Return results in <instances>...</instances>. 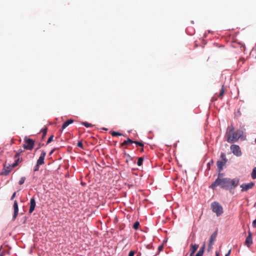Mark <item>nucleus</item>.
<instances>
[{
	"instance_id": "obj_1",
	"label": "nucleus",
	"mask_w": 256,
	"mask_h": 256,
	"mask_svg": "<svg viewBox=\"0 0 256 256\" xmlns=\"http://www.w3.org/2000/svg\"><path fill=\"white\" fill-rule=\"evenodd\" d=\"M239 179L234 178L231 179L225 178L224 179L216 178L211 184L210 188L214 189L218 186H220L222 189L229 190L230 192L234 194V189L238 185Z\"/></svg>"
},
{
	"instance_id": "obj_2",
	"label": "nucleus",
	"mask_w": 256,
	"mask_h": 256,
	"mask_svg": "<svg viewBox=\"0 0 256 256\" xmlns=\"http://www.w3.org/2000/svg\"><path fill=\"white\" fill-rule=\"evenodd\" d=\"M234 127L232 126L230 130L226 133L227 141L230 143L237 142L242 136V132L240 130L233 132Z\"/></svg>"
},
{
	"instance_id": "obj_3",
	"label": "nucleus",
	"mask_w": 256,
	"mask_h": 256,
	"mask_svg": "<svg viewBox=\"0 0 256 256\" xmlns=\"http://www.w3.org/2000/svg\"><path fill=\"white\" fill-rule=\"evenodd\" d=\"M212 210L218 216H220L223 213V208L222 206L218 202H214L210 204Z\"/></svg>"
},
{
	"instance_id": "obj_4",
	"label": "nucleus",
	"mask_w": 256,
	"mask_h": 256,
	"mask_svg": "<svg viewBox=\"0 0 256 256\" xmlns=\"http://www.w3.org/2000/svg\"><path fill=\"white\" fill-rule=\"evenodd\" d=\"M230 149L232 154L236 156H240L242 155V151L238 145L232 144L230 146Z\"/></svg>"
},
{
	"instance_id": "obj_5",
	"label": "nucleus",
	"mask_w": 256,
	"mask_h": 256,
	"mask_svg": "<svg viewBox=\"0 0 256 256\" xmlns=\"http://www.w3.org/2000/svg\"><path fill=\"white\" fill-rule=\"evenodd\" d=\"M24 144L23 147L28 150H32L34 146V142L30 138H27L24 140Z\"/></svg>"
},
{
	"instance_id": "obj_6",
	"label": "nucleus",
	"mask_w": 256,
	"mask_h": 256,
	"mask_svg": "<svg viewBox=\"0 0 256 256\" xmlns=\"http://www.w3.org/2000/svg\"><path fill=\"white\" fill-rule=\"evenodd\" d=\"M254 184L253 182H251L248 184H241L240 186L242 188L241 190L242 192H246L249 189L252 188L254 186Z\"/></svg>"
},
{
	"instance_id": "obj_7",
	"label": "nucleus",
	"mask_w": 256,
	"mask_h": 256,
	"mask_svg": "<svg viewBox=\"0 0 256 256\" xmlns=\"http://www.w3.org/2000/svg\"><path fill=\"white\" fill-rule=\"evenodd\" d=\"M14 168V167L12 166V164H9L8 166L4 164L2 174L4 176H8Z\"/></svg>"
},
{
	"instance_id": "obj_8",
	"label": "nucleus",
	"mask_w": 256,
	"mask_h": 256,
	"mask_svg": "<svg viewBox=\"0 0 256 256\" xmlns=\"http://www.w3.org/2000/svg\"><path fill=\"white\" fill-rule=\"evenodd\" d=\"M252 244V234L250 231L248 232V236L245 240V244L250 247Z\"/></svg>"
},
{
	"instance_id": "obj_9",
	"label": "nucleus",
	"mask_w": 256,
	"mask_h": 256,
	"mask_svg": "<svg viewBox=\"0 0 256 256\" xmlns=\"http://www.w3.org/2000/svg\"><path fill=\"white\" fill-rule=\"evenodd\" d=\"M46 156V152L44 150H42L40 156L39 157L38 159L37 160L36 163L38 164V166H40L44 164V158Z\"/></svg>"
},
{
	"instance_id": "obj_10",
	"label": "nucleus",
	"mask_w": 256,
	"mask_h": 256,
	"mask_svg": "<svg viewBox=\"0 0 256 256\" xmlns=\"http://www.w3.org/2000/svg\"><path fill=\"white\" fill-rule=\"evenodd\" d=\"M14 215H13V220H15L16 218L18 212V204L16 200H14Z\"/></svg>"
},
{
	"instance_id": "obj_11",
	"label": "nucleus",
	"mask_w": 256,
	"mask_h": 256,
	"mask_svg": "<svg viewBox=\"0 0 256 256\" xmlns=\"http://www.w3.org/2000/svg\"><path fill=\"white\" fill-rule=\"evenodd\" d=\"M36 202L34 198H31V199L30 200V210H29L30 213L31 214L34 212V210L35 208V207H36Z\"/></svg>"
},
{
	"instance_id": "obj_12",
	"label": "nucleus",
	"mask_w": 256,
	"mask_h": 256,
	"mask_svg": "<svg viewBox=\"0 0 256 256\" xmlns=\"http://www.w3.org/2000/svg\"><path fill=\"white\" fill-rule=\"evenodd\" d=\"M198 246H199L198 244H190V256H193L194 254L195 253V252L196 251V250L198 248Z\"/></svg>"
},
{
	"instance_id": "obj_13",
	"label": "nucleus",
	"mask_w": 256,
	"mask_h": 256,
	"mask_svg": "<svg viewBox=\"0 0 256 256\" xmlns=\"http://www.w3.org/2000/svg\"><path fill=\"white\" fill-rule=\"evenodd\" d=\"M226 162L223 160H218L216 162L218 170V172H220L223 168V166L226 164Z\"/></svg>"
},
{
	"instance_id": "obj_14",
	"label": "nucleus",
	"mask_w": 256,
	"mask_h": 256,
	"mask_svg": "<svg viewBox=\"0 0 256 256\" xmlns=\"http://www.w3.org/2000/svg\"><path fill=\"white\" fill-rule=\"evenodd\" d=\"M133 142L134 140H132L130 138H128L127 140H124L123 142L120 144V146L130 145V144H133Z\"/></svg>"
},
{
	"instance_id": "obj_15",
	"label": "nucleus",
	"mask_w": 256,
	"mask_h": 256,
	"mask_svg": "<svg viewBox=\"0 0 256 256\" xmlns=\"http://www.w3.org/2000/svg\"><path fill=\"white\" fill-rule=\"evenodd\" d=\"M217 236V232H214L210 236L209 242L210 243H213L216 240V237Z\"/></svg>"
},
{
	"instance_id": "obj_16",
	"label": "nucleus",
	"mask_w": 256,
	"mask_h": 256,
	"mask_svg": "<svg viewBox=\"0 0 256 256\" xmlns=\"http://www.w3.org/2000/svg\"><path fill=\"white\" fill-rule=\"evenodd\" d=\"M16 160L14 164H12V166L16 167V166L22 161V159L20 158H15Z\"/></svg>"
},
{
	"instance_id": "obj_17",
	"label": "nucleus",
	"mask_w": 256,
	"mask_h": 256,
	"mask_svg": "<svg viewBox=\"0 0 256 256\" xmlns=\"http://www.w3.org/2000/svg\"><path fill=\"white\" fill-rule=\"evenodd\" d=\"M251 176L252 179H256V167L253 168Z\"/></svg>"
},
{
	"instance_id": "obj_18",
	"label": "nucleus",
	"mask_w": 256,
	"mask_h": 256,
	"mask_svg": "<svg viewBox=\"0 0 256 256\" xmlns=\"http://www.w3.org/2000/svg\"><path fill=\"white\" fill-rule=\"evenodd\" d=\"M47 130H48V128L46 127H45L42 130V138H44L46 136V134Z\"/></svg>"
},
{
	"instance_id": "obj_19",
	"label": "nucleus",
	"mask_w": 256,
	"mask_h": 256,
	"mask_svg": "<svg viewBox=\"0 0 256 256\" xmlns=\"http://www.w3.org/2000/svg\"><path fill=\"white\" fill-rule=\"evenodd\" d=\"M111 134L112 136H121L122 135V134L117 132H112L111 133Z\"/></svg>"
},
{
	"instance_id": "obj_20",
	"label": "nucleus",
	"mask_w": 256,
	"mask_h": 256,
	"mask_svg": "<svg viewBox=\"0 0 256 256\" xmlns=\"http://www.w3.org/2000/svg\"><path fill=\"white\" fill-rule=\"evenodd\" d=\"M82 124L86 128H90L92 126V124L88 122H82Z\"/></svg>"
},
{
	"instance_id": "obj_21",
	"label": "nucleus",
	"mask_w": 256,
	"mask_h": 256,
	"mask_svg": "<svg viewBox=\"0 0 256 256\" xmlns=\"http://www.w3.org/2000/svg\"><path fill=\"white\" fill-rule=\"evenodd\" d=\"M144 158L142 157L139 158L138 160L137 164L138 166H140L142 164Z\"/></svg>"
},
{
	"instance_id": "obj_22",
	"label": "nucleus",
	"mask_w": 256,
	"mask_h": 256,
	"mask_svg": "<svg viewBox=\"0 0 256 256\" xmlns=\"http://www.w3.org/2000/svg\"><path fill=\"white\" fill-rule=\"evenodd\" d=\"M224 86H222L220 90V92L218 96L222 98L224 94Z\"/></svg>"
},
{
	"instance_id": "obj_23",
	"label": "nucleus",
	"mask_w": 256,
	"mask_h": 256,
	"mask_svg": "<svg viewBox=\"0 0 256 256\" xmlns=\"http://www.w3.org/2000/svg\"><path fill=\"white\" fill-rule=\"evenodd\" d=\"M140 226V223L136 221V222L134 225H133V228L135 230H138V226Z\"/></svg>"
},
{
	"instance_id": "obj_24",
	"label": "nucleus",
	"mask_w": 256,
	"mask_h": 256,
	"mask_svg": "<svg viewBox=\"0 0 256 256\" xmlns=\"http://www.w3.org/2000/svg\"><path fill=\"white\" fill-rule=\"evenodd\" d=\"M26 179L25 177H22L18 182V184L20 185L22 184L24 182Z\"/></svg>"
},
{
	"instance_id": "obj_25",
	"label": "nucleus",
	"mask_w": 256,
	"mask_h": 256,
	"mask_svg": "<svg viewBox=\"0 0 256 256\" xmlns=\"http://www.w3.org/2000/svg\"><path fill=\"white\" fill-rule=\"evenodd\" d=\"M69 124L67 121L65 122L62 126V130H63L64 128H66L68 126Z\"/></svg>"
},
{
	"instance_id": "obj_26",
	"label": "nucleus",
	"mask_w": 256,
	"mask_h": 256,
	"mask_svg": "<svg viewBox=\"0 0 256 256\" xmlns=\"http://www.w3.org/2000/svg\"><path fill=\"white\" fill-rule=\"evenodd\" d=\"M134 144H136L137 146H140L141 147H144V144L141 142H138V141H135V140H134Z\"/></svg>"
},
{
	"instance_id": "obj_27",
	"label": "nucleus",
	"mask_w": 256,
	"mask_h": 256,
	"mask_svg": "<svg viewBox=\"0 0 256 256\" xmlns=\"http://www.w3.org/2000/svg\"><path fill=\"white\" fill-rule=\"evenodd\" d=\"M220 158L222 159V160L227 162V160L226 158V155L224 153L221 154Z\"/></svg>"
},
{
	"instance_id": "obj_28",
	"label": "nucleus",
	"mask_w": 256,
	"mask_h": 256,
	"mask_svg": "<svg viewBox=\"0 0 256 256\" xmlns=\"http://www.w3.org/2000/svg\"><path fill=\"white\" fill-rule=\"evenodd\" d=\"M22 150H20L18 152H17L14 156V158H19V156H20V154L22 152Z\"/></svg>"
},
{
	"instance_id": "obj_29",
	"label": "nucleus",
	"mask_w": 256,
	"mask_h": 256,
	"mask_svg": "<svg viewBox=\"0 0 256 256\" xmlns=\"http://www.w3.org/2000/svg\"><path fill=\"white\" fill-rule=\"evenodd\" d=\"M53 138H54V136L52 135L48 139L47 142H46V144H50L53 140Z\"/></svg>"
},
{
	"instance_id": "obj_30",
	"label": "nucleus",
	"mask_w": 256,
	"mask_h": 256,
	"mask_svg": "<svg viewBox=\"0 0 256 256\" xmlns=\"http://www.w3.org/2000/svg\"><path fill=\"white\" fill-rule=\"evenodd\" d=\"M213 244H214L213 243H212V244H211V243H210V242H209V244H208V252H210V251L211 250V249H212V246Z\"/></svg>"
},
{
	"instance_id": "obj_31",
	"label": "nucleus",
	"mask_w": 256,
	"mask_h": 256,
	"mask_svg": "<svg viewBox=\"0 0 256 256\" xmlns=\"http://www.w3.org/2000/svg\"><path fill=\"white\" fill-rule=\"evenodd\" d=\"M77 146L78 147H80V148H83V144H82V142H81V141H79L77 144Z\"/></svg>"
},
{
	"instance_id": "obj_32",
	"label": "nucleus",
	"mask_w": 256,
	"mask_h": 256,
	"mask_svg": "<svg viewBox=\"0 0 256 256\" xmlns=\"http://www.w3.org/2000/svg\"><path fill=\"white\" fill-rule=\"evenodd\" d=\"M224 174L220 173V172H219L218 174V178H217L224 179V178H222Z\"/></svg>"
},
{
	"instance_id": "obj_33",
	"label": "nucleus",
	"mask_w": 256,
	"mask_h": 256,
	"mask_svg": "<svg viewBox=\"0 0 256 256\" xmlns=\"http://www.w3.org/2000/svg\"><path fill=\"white\" fill-rule=\"evenodd\" d=\"M163 248H164V246L162 244L159 246L158 248V252H160V251L162 250Z\"/></svg>"
},
{
	"instance_id": "obj_34",
	"label": "nucleus",
	"mask_w": 256,
	"mask_h": 256,
	"mask_svg": "<svg viewBox=\"0 0 256 256\" xmlns=\"http://www.w3.org/2000/svg\"><path fill=\"white\" fill-rule=\"evenodd\" d=\"M39 166H38V164L36 163V166H35L34 168V172H36V171L38 170H39Z\"/></svg>"
},
{
	"instance_id": "obj_35",
	"label": "nucleus",
	"mask_w": 256,
	"mask_h": 256,
	"mask_svg": "<svg viewBox=\"0 0 256 256\" xmlns=\"http://www.w3.org/2000/svg\"><path fill=\"white\" fill-rule=\"evenodd\" d=\"M204 250H205V243H204V244L201 246L200 250L204 252Z\"/></svg>"
},
{
	"instance_id": "obj_36",
	"label": "nucleus",
	"mask_w": 256,
	"mask_h": 256,
	"mask_svg": "<svg viewBox=\"0 0 256 256\" xmlns=\"http://www.w3.org/2000/svg\"><path fill=\"white\" fill-rule=\"evenodd\" d=\"M134 254H135L134 252L131 250L130 252L128 254V256H134Z\"/></svg>"
},
{
	"instance_id": "obj_37",
	"label": "nucleus",
	"mask_w": 256,
	"mask_h": 256,
	"mask_svg": "<svg viewBox=\"0 0 256 256\" xmlns=\"http://www.w3.org/2000/svg\"><path fill=\"white\" fill-rule=\"evenodd\" d=\"M204 253V251H202L199 250L198 251V252L196 254H199L200 255L203 256Z\"/></svg>"
},
{
	"instance_id": "obj_38",
	"label": "nucleus",
	"mask_w": 256,
	"mask_h": 256,
	"mask_svg": "<svg viewBox=\"0 0 256 256\" xmlns=\"http://www.w3.org/2000/svg\"><path fill=\"white\" fill-rule=\"evenodd\" d=\"M66 121H67V122H68L69 124L73 123L74 122V120L72 119H69V120H67Z\"/></svg>"
},
{
	"instance_id": "obj_39",
	"label": "nucleus",
	"mask_w": 256,
	"mask_h": 256,
	"mask_svg": "<svg viewBox=\"0 0 256 256\" xmlns=\"http://www.w3.org/2000/svg\"><path fill=\"white\" fill-rule=\"evenodd\" d=\"M16 192H14L12 195V196H11V198H10V200H12L15 197H16Z\"/></svg>"
},
{
	"instance_id": "obj_40",
	"label": "nucleus",
	"mask_w": 256,
	"mask_h": 256,
	"mask_svg": "<svg viewBox=\"0 0 256 256\" xmlns=\"http://www.w3.org/2000/svg\"><path fill=\"white\" fill-rule=\"evenodd\" d=\"M252 226L254 228H256V218L252 222Z\"/></svg>"
},
{
	"instance_id": "obj_41",
	"label": "nucleus",
	"mask_w": 256,
	"mask_h": 256,
	"mask_svg": "<svg viewBox=\"0 0 256 256\" xmlns=\"http://www.w3.org/2000/svg\"><path fill=\"white\" fill-rule=\"evenodd\" d=\"M231 250H230L225 255V256H229L230 254Z\"/></svg>"
},
{
	"instance_id": "obj_42",
	"label": "nucleus",
	"mask_w": 256,
	"mask_h": 256,
	"mask_svg": "<svg viewBox=\"0 0 256 256\" xmlns=\"http://www.w3.org/2000/svg\"><path fill=\"white\" fill-rule=\"evenodd\" d=\"M54 150H55V149H53L52 150L50 153V154L51 155L54 152Z\"/></svg>"
},
{
	"instance_id": "obj_43",
	"label": "nucleus",
	"mask_w": 256,
	"mask_h": 256,
	"mask_svg": "<svg viewBox=\"0 0 256 256\" xmlns=\"http://www.w3.org/2000/svg\"><path fill=\"white\" fill-rule=\"evenodd\" d=\"M40 146H41V144H39L38 146V147L36 148V150H38V149L40 148Z\"/></svg>"
},
{
	"instance_id": "obj_44",
	"label": "nucleus",
	"mask_w": 256,
	"mask_h": 256,
	"mask_svg": "<svg viewBox=\"0 0 256 256\" xmlns=\"http://www.w3.org/2000/svg\"><path fill=\"white\" fill-rule=\"evenodd\" d=\"M140 152H143L144 151L143 147L142 148H142L140 149Z\"/></svg>"
},
{
	"instance_id": "obj_45",
	"label": "nucleus",
	"mask_w": 256,
	"mask_h": 256,
	"mask_svg": "<svg viewBox=\"0 0 256 256\" xmlns=\"http://www.w3.org/2000/svg\"><path fill=\"white\" fill-rule=\"evenodd\" d=\"M216 256H220L218 253L217 252H216Z\"/></svg>"
},
{
	"instance_id": "obj_46",
	"label": "nucleus",
	"mask_w": 256,
	"mask_h": 256,
	"mask_svg": "<svg viewBox=\"0 0 256 256\" xmlns=\"http://www.w3.org/2000/svg\"><path fill=\"white\" fill-rule=\"evenodd\" d=\"M196 256H202V255H200L199 254H196Z\"/></svg>"
},
{
	"instance_id": "obj_47",
	"label": "nucleus",
	"mask_w": 256,
	"mask_h": 256,
	"mask_svg": "<svg viewBox=\"0 0 256 256\" xmlns=\"http://www.w3.org/2000/svg\"><path fill=\"white\" fill-rule=\"evenodd\" d=\"M242 47L243 48L244 50V49H245V46H244L242 45Z\"/></svg>"
},
{
	"instance_id": "obj_48",
	"label": "nucleus",
	"mask_w": 256,
	"mask_h": 256,
	"mask_svg": "<svg viewBox=\"0 0 256 256\" xmlns=\"http://www.w3.org/2000/svg\"><path fill=\"white\" fill-rule=\"evenodd\" d=\"M208 166H210V162H208Z\"/></svg>"
},
{
	"instance_id": "obj_49",
	"label": "nucleus",
	"mask_w": 256,
	"mask_h": 256,
	"mask_svg": "<svg viewBox=\"0 0 256 256\" xmlns=\"http://www.w3.org/2000/svg\"><path fill=\"white\" fill-rule=\"evenodd\" d=\"M0 256H3V255L2 254H0Z\"/></svg>"
},
{
	"instance_id": "obj_50",
	"label": "nucleus",
	"mask_w": 256,
	"mask_h": 256,
	"mask_svg": "<svg viewBox=\"0 0 256 256\" xmlns=\"http://www.w3.org/2000/svg\"><path fill=\"white\" fill-rule=\"evenodd\" d=\"M255 142L256 143V138L255 139Z\"/></svg>"
}]
</instances>
